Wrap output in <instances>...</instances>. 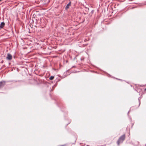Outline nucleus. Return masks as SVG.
I'll list each match as a JSON object with an SVG mask.
<instances>
[{"label":"nucleus","mask_w":146,"mask_h":146,"mask_svg":"<svg viewBox=\"0 0 146 146\" xmlns=\"http://www.w3.org/2000/svg\"><path fill=\"white\" fill-rule=\"evenodd\" d=\"M7 58L8 60H11L12 58V56L10 54L8 53L7 54Z\"/></svg>","instance_id":"2"},{"label":"nucleus","mask_w":146,"mask_h":146,"mask_svg":"<svg viewBox=\"0 0 146 146\" xmlns=\"http://www.w3.org/2000/svg\"><path fill=\"white\" fill-rule=\"evenodd\" d=\"M5 82L4 81L0 82V88H2L5 84Z\"/></svg>","instance_id":"3"},{"label":"nucleus","mask_w":146,"mask_h":146,"mask_svg":"<svg viewBox=\"0 0 146 146\" xmlns=\"http://www.w3.org/2000/svg\"><path fill=\"white\" fill-rule=\"evenodd\" d=\"M145 90H146V88L145 89Z\"/></svg>","instance_id":"8"},{"label":"nucleus","mask_w":146,"mask_h":146,"mask_svg":"<svg viewBox=\"0 0 146 146\" xmlns=\"http://www.w3.org/2000/svg\"><path fill=\"white\" fill-rule=\"evenodd\" d=\"M5 25V24L4 23V22H2L0 25V28H2L4 26V25Z\"/></svg>","instance_id":"5"},{"label":"nucleus","mask_w":146,"mask_h":146,"mask_svg":"<svg viewBox=\"0 0 146 146\" xmlns=\"http://www.w3.org/2000/svg\"><path fill=\"white\" fill-rule=\"evenodd\" d=\"M71 5V2L70 1L69 3L66 6L65 9H68L69 8V7Z\"/></svg>","instance_id":"4"},{"label":"nucleus","mask_w":146,"mask_h":146,"mask_svg":"<svg viewBox=\"0 0 146 146\" xmlns=\"http://www.w3.org/2000/svg\"><path fill=\"white\" fill-rule=\"evenodd\" d=\"M125 138V135H123L121 136L118 139L117 141V144L119 145L120 143H122Z\"/></svg>","instance_id":"1"},{"label":"nucleus","mask_w":146,"mask_h":146,"mask_svg":"<svg viewBox=\"0 0 146 146\" xmlns=\"http://www.w3.org/2000/svg\"><path fill=\"white\" fill-rule=\"evenodd\" d=\"M2 0H0V1H1Z\"/></svg>","instance_id":"7"},{"label":"nucleus","mask_w":146,"mask_h":146,"mask_svg":"<svg viewBox=\"0 0 146 146\" xmlns=\"http://www.w3.org/2000/svg\"><path fill=\"white\" fill-rule=\"evenodd\" d=\"M54 78V77L53 76H51L49 78V79L50 80H52Z\"/></svg>","instance_id":"6"}]
</instances>
